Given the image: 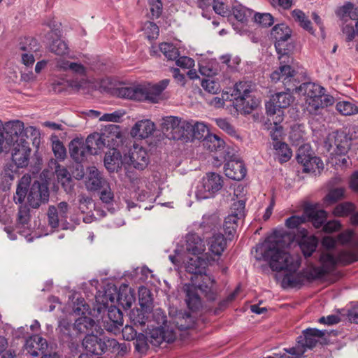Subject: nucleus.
<instances>
[{
  "instance_id": "f257e3e1",
  "label": "nucleus",
  "mask_w": 358,
  "mask_h": 358,
  "mask_svg": "<svg viewBox=\"0 0 358 358\" xmlns=\"http://www.w3.org/2000/svg\"><path fill=\"white\" fill-rule=\"evenodd\" d=\"M294 236L283 229L275 230L261 244L256 247L255 258L257 260L268 262L272 270L285 271L287 273L282 280L284 288L296 287L302 285L306 280L319 278L334 266L338 259L331 254H324L321 257L322 266L313 267L304 272H296L300 266V258L292 255L287 251L294 243ZM339 261L349 262L352 260L351 255L340 256Z\"/></svg>"
},
{
  "instance_id": "f03ea898",
  "label": "nucleus",
  "mask_w": 358,
  "mask_h": 358,
  "mask_svg": "<svg viewBox=\"0 0 358 358\" xmlns=\"http://www.w3.org/2000/svg\"><path fill=\"white\" fill-rule=\"evenodd\" d=\"M154 317L158 326L150 329L148 336L139 334L135 338L134 343L135 349L141 355L145 354L148 350V340L155 346H159L163 342L171 343L174 341L176 334L173 324L182 330L190 328L194 323L192 317L188 313L180 314L174 319L173 324L171 322L168 323L166 315L161 309L155 310Z\"/></svg>"
},
{
  "instance_id": "7ed1b4c3",
  "label": "nucleus",
  "mask_w": 358,
  "mask_h": 358,
  "mask_svg": "<svg viewBox=\"0 0 358 358\" xmlns=\"http://www.w3.org/2000/svg\"><path fill=\"white\" fill-rule=\"evenodd\" d=\"M205 250L206 244L203 240L196 234H188L185 239V248H176L175 254L169 255V259L176 266L184 265L189 273H201L216 260L210 255L201 257L200 255Z\"/></svg>"
},
{
  "instance_id": "20e7f679",
  "label": "nucleus",
  "mask_w": 358,
  "mask_h": 358,
  "mask_svg": "<svg viewBox=\"0 0 358 358\" xmlns=\"http://www.w3.org/2000/svg\"><path fill=\"white\" fill-rule=\"evenodd\" d=\"M7 129L10 131L11 146L13 147L12 159L17 167L28 165L31 149L29 142L24 136L30 134L33 136L39 134L36 127L29 126L24 128V124L20 120L10 121L6 123Z\"/></svg>"
},
{
  "instance_id": "39448f33",
  "label": "nucleus",
  "mask_w": 358,
  "mask_h": 358,
  "mask_svg": "<svg viewBox=\"0 0 358 358\" xmlns=\"http://www.w3.org/2000/svg\"><path fill=\"white\" fill-rule=\"evenodd\" d=\"M304 96L303 108L310 115H319L324 108L332 106L335 99L322 86L314 83H305L296 89Z\"/></svg>"
},
{
  "instance_id": "423d86ee",
  "label": "nucleus",
  "mask_w": 358,
  "mask_h": 358,
  "mask_svg": "<svg viewBox=\"0 0 358 358\" xmlns=\"http://www.w3.org/2000/svg\"><path fill=\"white\" fill-rule=\"evenodd\" d=\"M161 126L169 138L191 141L192 122L175 116H168L162 119Z\"/></svg>"
},
{
  "instance_id": "0eeeda50",
  "label": "nucleus",
  "mask_w": 358,
  "mask_h": 358,
  "mask_svg": "<svg viewBox=\"0 0 358 358\" xmlns=\"http://www.w3.org/2000/svg\"><path fill=\"white\" fill-rule=\"evenodd\" d=\"M223 178L218 173H207L196 187L195 196L198 200L214 197L223 187Z\"/></svg>"
},
{
  "instance_id": "6e6552de",
  "label": "nucleus",
  "mask_w": 358,
  "mask_h": 358,
  "mask_svg": "<svg viewBox=\"0 0 358 358\" xmlns=\"http://www.w3.org/2000/svg\"><path fill=\"white\" fill-rule=\"evenodd\" d=\"M118 343L114 338H108L105 336H98L93 333L87 334L83 340V349L92 355L100 356L107 350L115 349Z\"/></svg>"
},
{
  "instance_id": "1a4fd4ad",
  "label": "nucleus",
  "mask_w": 358,
  "mask_h": 358,
  "mask_svg": "<svg viewBox=\"0 0 358 358\" xmlns=\"http://www.w3.org/2000/svg\"><path fill=\"white\" fill-rule=\"evenodd\" d=\"M73 313L76 315H80L74 323L75 329L80 333L96 330L97 325L94 320L89 315L90 311L88 306L83 298L77 299L73 307Z\"/></svg>"
},
{
  "instance_id": "9d476101",
  "label": "nucleus",
  "mask_w": 358,
  "mask_h": 358,
  "mask_svg": "<svg viewBox=\"0 0 358 358\" xmlns=\"http://www.w3.org/2000/svg\"><path fill=\"white\" fill-rule=\"evenodd\" d=\"M326 146L328 150L331 152V163H335L339 166H346L348 164V158L345 154L348 150V144L345 142L338 141L335 134H329L326 141Z\"/></svg>"
},
{
  "instance_id": "9b49d317",
  "label": "nucleus",
  "mask_w": 358,
  "mask_h": 358,
  "mask_svg": "<svg viewBox=\"0 0 358 358\" xmlns=\"http://www.w3.org/2000/svg\"><path fill=\"white\" fill-rule=\"evenodd\" d=\"M69 206L66 202H60L57 207L51 206L48 208V224L52 228L60 227L62 229L73 230L74 227L66 222Z\"/></svg>"
},
{
  "instance_id": "f8f14e48",
  "label": "nucleus",
  "mask_w": 358,
  "mask_h": 358,
  "mask_svg": "<svg viewBox=\"0 0 358 358\" xmlns=\"http://www.w3.org/2000/svg\"><path fill=\"white\" fill-rule=\"evenodd\" d=\"M122 160L124 164L131 166L136 169L143 170L148 166L150 158L145 148L137 144H134L124 155Z\"/></svg>"
},
{
  "instance_id": "ddd939ff",
  "label": "nucleus",
  "mask_w": 358,
  "mask_h": 358,
  "mask_svg": "<svg viewBox=\"0 0 358 358\" xmlns=\"http://www.w3.org/2000/svg\"><path fill=\"white\" fill-rule=\"evenodd\" d=\"M291 34L290 28L284 23L276 24L271 30V35L275 40V47L279 55V59H282L288 54V45L286 42L290 38Z\"/></svg>"
},
{
  "instance_id": "4468645a",
  "label": "nucleus",
  "mask_w": 358,
  "mask_h": 358,
  "mask_svg": "<svg viewBox=\"0 0 358 358\" xmlns=\"http://www.w3.org/2000/svg\"><path fill=\"white\" fill-rule=\"evenodd\" d=\"M280 61V66L278 70L271 74V79L275 83L281 80L283 84L287 85L291 81L292 78L294 77L296 71L294 61L289 57L288 54L285 55Z\"/></svg>"
},
{
  "instance_id": "2eb2a0df",
  "label": "nucleus",
  "mask_w": 358,
  "mask_h": 358,
  "mask_svg": "<svg viewBox=\"0 0 358 358\" xmlns=\"http://www.w3.org/2000/svg\"><path fill=\"white\" fill-rule=\"evenodd\" d=\"M308 146L301 147L297 153V161L303 165L305 172L320 173L324 168L322 161L317 157L311 156L310 153H305Z\"/></svg>"
},
{
  "instance_id": "dca6fc26",
  "label": "nucleus",
  "mask_w": 358,
  "mask_h": 358,
  "mask_svg": "<svg viewBox=\"0 0 358 358\" xmlns=\"http://www.w3.org/2000/svg\"><path fill=\"white\" fill-rule=\"evenodd\" d=\"M49 191L48 186L38 181L34 182L27 194V201L32 208H38L41 203L48 200Z\"/></svg>"
},
{
  "instance_id": "f3484780",
  "label": "nucleus",
  "mask_w": 358,
  "mask_h": 358,
  "mask_svg": "<svg viewBox=\"0 0 358 358\" xmlns=\"http://www.w3.org/2000/svg\"><path fill=\"white\" fill-rule=\"evenodd\" d=\"M338 243V238L335 239L331 236L324 237L322 241V246L324 248H325L328 251L323 252L321 256H322L324 254H331L336 259H338V257L341 255L345 256L347 254H349L351 255L352 260H350L349 262H342V261H339L338 259V261H336V262L335 263L334 266L332 268H331V269L329 271V272H330L331 270H333V268L335 267V266L338 263L346 264H349V263L353 262L357 260L356 255L350 251L340 250L338 252L336 253V252L334 251L333 250H334L337 248ZM321 257H320V258Z\"/></svg>"
},
{
  "instance_id": "a211bd4d",
  "label": "nucleus",
  "mask_w": 358,
  "mask_h": 358,
  "mask_svg": "<svg viewBox=\"0 0 358 358\" xmlns=\"http://www.w3.org/2000/svg\"><path fill=\"white\" fill-rule=\"evenodd\" d=\"M114 295H108L110 302L114 303L115 301L118 302L124 308H130L135 301V295L134 290L127 285L120 287L118 292L116 288L113 289ZM108 296V294H106Z\"/></svg>"
},
{
  "instance_id": "6ab92c4d",
  "label": "nucleus",
  "mask_w": 358,
  "mask_h": 358,
  "mask_svg": "<svg viewBox=\"0 0 358 358\" xmlns=\"http://www.w3.org/2000/svg\"><path fill=\"white\" fill-rule=\"evenodd\" d=\"M208 245L209 252L206 253L204 256H211L213 258H215V263H218L223 252L227 247V240L224 237L223 234H214L208 241Z\"/></svg>"
},
{
  "instance_id": "aec40b11",
  "label": "nucleus",
  "mask_w": 358,
  "mask_h": 358,
  "mask_svg": "<svg viewBox=\"0 0 358 358\" xmlns=\"http://www.w3.org/2000/svg\"><path fill=\"white\" fill-rule=\"evenodd\" d=\"M48 348L47 341L38 335L31 336L24 345V350L33 357L38 356L39 352L44 353Z\"/></svg>"
},
{
  "instance_id": "412c9836",
  "label": "nucleus",
  "mask_w": 358,
  "mask_h": 358,
  "mask_svg": "<svg viewBox=\"0 0 358 358\" xmlns=\"http://www.w3.org/2000/svg\"><path fill=\"white\" fill-rule=\"evenodd\" d=\"M106 145L111 149H116L122 141V134L119 126L110 124L101 133Z\"/></svg>"
},
{
  "instance_id": "4be33fe9",
  "label": "nucleus",
  "mask_w": 358,
  "mask_h": 358,
  "mask_svg": "<svg viewBox=\"0 0 358 358\" xmlns=\"http://www.w3.org/2000/svg\"><path fill=\"white\" fill-rule=\"evenodd\" d=\"M206 268L201 273H192L195 275L197 280L201 281L198 285L199 289L204 292L209 299L213 300L215 299L214 286L215 281L212 275L206 274Z\"/></svg>"
},
{
  "instance_id": "5701e85b",
  "label": "nucleus",
  "mask_w": 358,
  "mask_h": 358,
  "mask_svg": "<svg viewBox=\"0 0 358 358\" xmlns=\"http://www.w3.org/2000/svg\"><path fill=\"white\" fill-rule=\"evenodd\" d=\"M69 152L71 158L76 162L80 163L85 161L90 152L86 141L75 138L69 143Z\"/></svg>"
},
{
  "instance_id": "b1692460",
  "label": "nucleus",
  "mask_w": 358,
  "mask_h": 358,
  "mask_svg": "<svg viewBox=\"0 0 358 358\" xmlns=\"http://www.w3.org/2000/svg\"><path fill=\"white\" fill-rule=\"evenodd\" d=\"M155 130V124L145 119L136 122L131 130V135L136 138H146Z\"/></svg>"
},
{
  "instance_id": "393cba45",
  "label": "nucleus",
  "mask_w": 358,
  "mask_h": 358,
  "mask_svg": "<svg viewBox=\"0 0 358 358\" xmlns=\"http://www.w3.org/2000/svg\"><path fill=\"white\" fill-rule=\"evenodd\" d=\"M324 334V331L317 329H307L303 331V336L298 338L299 343H301L306 350L311 349L317 345Z\"/></svg>"
},
{
  "instance_id": "a878e982",
  "label": "nucleus",
  "mask_w": 358,
  "mask_h": 358,
  "mask_svg": "<svg viewBox=\"0 0 358 358\" xmlns=\"http://www.w3.org/2000/svg\"><path fill=\"white\" fill-rule=\"evenodd\" d=\"M29 220V212L26 207H21L18 212L17 224L15 230L20 235L24 236L27 241L33 240L34 236L30 233L28 221Z\"/></svg>"
},
{
  "instance_id": "bb28decb",
  "label": "nucleus",
  "mask_w": 358,
  "mask_h": 358,
  "mask_svg": "<svg viewBox=\"0 0 358 358\" xmlns=\"http://www.w3.org/2000/svg\"><path fill=\"white\" fill-rule=\"evenodd\" d=\"M224 173L231 179L241 180L246 175V169L241 161L231 160L224 165Z\"/></svg>"
},
{
  "instance_id": "cd10ccee",
  "label": "nucleus",
  "mask_w": 358,
  "mask_h": 358,
  "mask_svg": "<svg viewBox=\"0 0 358 358\" xmlns=\"http://www.w3.org/2000/svg\"><path fill=\"white\" fill-rule=\"evenodd\" d=\"M169 84V80L164 79L158 83L143 87L144 100H148L153 103L157 102L162 92L167 87Z\"/></svg>"
},
{
  "instance_id": "c85d7f7f",
  "label": "nucleus",
  "mask_w": 358,
  "mask_h": 358,
  "mask_svg": "<svg viewBox=\"0 0 358 358\" xmlns=\"http://www.w3.org/2000/svg\"><path fill=\"white\" fill-rule=\"evenodd\" d=\"M260 103V100L253 94L234 101L236 110L243 114H249Z\"/></svg>"
},
{
  "instance_id": "c756f323",
  "label": "nucleus",
  "mask_w": 358,
  "mask_h": 358,
  "mask_svg": "<svg viewBox=\"0 0 358 358\" xmlns=\"http://www.w3.org/2000/svg\"><path fill=\"white\" fill-rule=\"evenodd\" d=\"M183 290L188 308L192 311L199 310L201 307V300L198 294L197 287L192 284H185Z\"/></svg>"
},
{
  "instance_id": "7c9ffc66",
  "label": "nucleus",
  "mask_w": 358,
  "mask_h": 358,
  "mask_svg": "<svg viewBox=\"0 0 358 358\" xmlns=\"http://www.w3.org/2000/svg\"><path fill=\"white\" fill-rule=\"evenodd\" d=\"M337 17L345 23L358 20V8L350 3L346 2L336 10Z\"/></svg>"
},
{
  "instance_id": "2f4dec72",
  "label": "nucleus",
  "mask_w": 358,
  "mask_h": 358,
  "mask_svg": "<svg viewBox=\"0 0 358 358\" xmlns=\"http://www.w3.org/2000/svg\"><path fill=\"white\" fill-rule=\"evenodd\" d=\"M301 240L299 242V245L304 256L309 257L315 250L317 245V240L313 236H308V231L302 229L299 231Z\"/></svg>"
},
{
  "instance_id": "473e14b6",
  "label": "nucleus",
  "mask_w": 358,
  "mask_h": 358,
  "mask_svg": "<svg viewBox=\"0 0 358 358\" xmlns=\"http://www.w3.org/2000/svg\"><path fill=\"white\" fill-rule=\"evenodd\" d=\"M294 101V96L289 90L274 94L271 99V104L275 108L280 109L289 107Z\"/></svg>"
},
{
  "instance_id": "72a5a7b5",
  "label": "nucleus",
  "mask_w": 358,
  "mask_h": 358,
  "mask_svg": "<svg viewBox=\"0 0 358 358\" xmlns=\"http://www.w3.org/2000/svg\"><path fill=\"white\" fill-rule=\"evenodd\" d=\"M304 211L306 215V221L310 220L315 228H320L326 221L327 213L324 210H317L310 206L306 207Z\"/></svg>"
},
{
  "instance_id": "f704fd0d",
  "label": "nucleus",
  "mask_w": 358,
  "mask_h": 358,
  "mask_svg": "<svg viewBox=\"0 0 358 358\" xmlns=\"http://www.w3.org/2000/svg\"><path fill=\"white\" fill-rule=\"evenodd\" d=\"M106 185V180L101 176V173L95 167L90 169L89 176L86 181V187L89 190H97L104 187Z\"/></svg>"
},
{
  "instance_id": "c9c22d12",
  "label": "nucleus",
  "mask_w": 358,
  "mask_h": 358,
  "mask_svg": "<svg viewBox=\"0 0 358 358\" xmlns=\"http://www.w3.org/2000/svg\"><path fill=\"white\" fill-rule=\"evenodd\" d=\"M118 96L129 99L144 100L143 86L122 87L118 90Z\"/></svg>"
},
{
  "instance_id": "e433bc0d",
  "label": "nucleus",
  "mask_w": 358,
  "mask_h": 358,
  "mask_svg": "<svg viewBox=\"0 0 358 358\" xmlns=\"http://www.w3.org/2000/svg\"><path fill=\"white\" fill-rule=\"evenodd\" d=\"M56 67L62 71H71L72 73L84 76L86 73L87 69L79 62H71L65 59H59L57 61Z\"/></svg>"
},
{
  "instance_id": "4c0bfd02",
  "label": "nucleus",
  "mask_w": 358,
  "mask_h": 358,
  "mask_svg": "<svg viewBox=\"0 0 358 358\" xmlns=\"http://www.w3.org/2000/svg\"><path fill=\"white\" fill-rule=\"evenodd\" d=\"M25 43L28 44V46L20 44V49L24 52L22 54V62L26 66H32L35 61L32 52L37 50L34 48L36 43L33 38H27Z\"/></svg>"
},
{
  "instance_id": "58836bf2",
  "label": "nucleus",
  "mask_w": 358,
  "mask_h": 358,
  "mask_svg": "<svg viewBox=\"0 0 358 358\" xmlns=\"http://www.w3.org/2000/svg\"><path fill=\"white\" fill-rule=\"evenodd\" d=\"M274 155L280 163L286 162L290 159L292 155V152L284 142L276 141L273 143Z\"/></svg>"
},
{
  "instance_id": "ea45409f",
  "label": "nucleus",
  "mask_w": 358,
  "mask_h": 358,
  "mask_svg": "<svg viewBox=\"0 0 358 358\" xmlns=\"http://www.w3.org/2000/svg\"><path fill=\"white\" fill-rule=\"evenodd\" d=\"M86 142L88 151L92 155H96L100 150L106 147L105 141H103L102 136L99 133H94L88 136Z\"/></svg>"
},
{
  "instance_id": "a19ab883",
  "label": "nucleus",
  "mask_w": 358,
  "mask_h": 358,
  "mask_svg": "<svg viewBox=\"0 0 358 358\" xmlns=\"http://www.w3.org/2000/svg\"><path fill=\"white\" fill-rule=\"evenodd\" d=\"M121 163H124L123 160L121 159L120 155L116 149H111V150L106 154L104 164L109 171H115Z\"/></svg>"
},
{
  "instance_id": "79ce46f5",
  "label": "nucleus",
  "mask_w": 358,
  "mask_h": 358,
  "mask_svg": "<svg viewBox=\"0 0 358 358\" xmlns=\"http://www.w3.org/2000/svg\"><path fill=\"white\" fill-rule=\"evenodd\" d=\"M30 182L31 176L28 174L24 175L20 180L16 189V195L14 196L15 203H21L24 201Z\"/></svg>"
},
{
  "instance_id": "37998d69",
  "label": "nucleus",
  "mask_w": 358,
  "mask_h": 358,
  "mask_svg": "<svg viewBox=\"0 0 358 358\" xmlns=\"http://www.w3.org/2000/svg\"><path fill=\"white\" fill-rule=\"evenodd\" d=\"M253 94V86L251 82L241 81L236 83L234 86L233 95L234 96V101H237L239 98H244L245 96Z\"/></svg>"
},
{
  "instance_id": "c03bdc74",
  "label": "nucleus",
  "mask_w": 358,
  "mask_h": 358,
  "mask_svg": "<svg viewBox=\"0 0 358 358\" xmlns=\"http://www.w3.org/2000/svg\"><path fill=\"white\" fill-rule=\"evenodd\" d=\"M231 11L234 17L241 24L245 23L252 15L251 10L239 3L234 5Z\"/></svg>"
},
{
  "instance_id": "a18cd8bd",
  "label": "nucleus",
  "mask_w": 358,
  "mask_h": 358,
  "mask_svg": "<svg viewBox=\"0 0 358 358\" xmlns=\"http://www.w3.org/2000/svg\"><path fill=\"white\" fill-rule=\"evenodd\" d=\"M306 351V348L298 341L296 346L285 349V352L276 353L275 356L277 358H301Z\"/></svg>"
},
{
  "instance_id": "49530a36",
  "label": "nucleus",
  "mask_w": 358,
  "mask_h": 358,
  "mask_svg": "<svg viewBox=\"0 0 358 358\" xmlns=\"http://www.w3.org/2000/svg\"><path fill=\"white\" fill-rule=\"evenodd\" d=\"M203 145L209 151L214 152L223 149L224 142L217 135L209 134L203 139Z\"/></svg>"
},
{
  "instance_id": "de8ad7c7",
  "label": "nucleus",
  "mask_w": 358,
  "mask_h": 358,
  "mask_svg": "<svg viewBox=\"0 0 358 358\" xmlns=\"http://www.w3.org/2000/svg\"><path fill=\"white\" fill-rule=\"evenodd\" d=\"M192 122V129L190 131L191 141L194 139L200 140L206 138L209 135V129L208 126L203 122Z\"/></svg>"
},
{
  "instance_id": "09e8293b",
  "label": "nucleus",
  "mask_w": 358,
  "mask_h": 358,
  "mask_svg": "<svg viewBox=\"0 0 358 358\" xmlns=\"http://www.w3.org/2000/svg\"><path fill=\"white\" fill-rule=\"evenodd\" d=\"M56 174L59 182H60L66 192H70L73 188V180L69 171L64 168L57 167Z\"/></svg>"
},
{
  "instance_id": "8fccbe9b",
  "label": "nucleus",
  "mask_w": 358,
  "mask_h": 358,
  "mask_svg": "<svg viewBox=\"0 0 358 358\" xmlns=\"http://www.w3.org/2000/svg\"><path fill=\"white\" fill-rule=\"evenodd\" d=\"M292 16L303 29L312 34H314V29L311 25V22L308 19L303 11L295 9L292 12Z\"/></svg>"
},
{
  "instance_id": "3c124183",
  "label": "nucleus",
  "mask_w": 358,
  "mask_h": 358,
  "mask_svg": "<svg viewBox=\"0 0 358 358\" xmlns=\"http://www.w3.org/2000/svg\"><path fill=\"white\" fill-rule=\"evenodd\" d=\"M336 108L343 115H352L358 113V106L350 101H338L336 105Z\"/></svg>"
},
{
  "instance_id": "603ef678",
  "label": "nucleus",
  "mask_w": 358,
  "mask_h": 358,
  "mask_svg": "<svg viewBox=\"0 0 358 358\" xmlns=\"http://www.w3.org/2000/svg\"><path fill=\"white\" fill-rule=\"evenodd\" d=\"M266 113L269 116L268 120L269 122H273L274 124V127H279L278 124L280 123L282 118V111L280 109L275 108V107L272 106V104L267 103L266 105Z\"/></svg>"
},
{
  "instance_id": "864d4df0",
  "label": "nucleus",
  "mask_w": 358,
  "mask_h": 358,
  "mask_svg": "<svg viewBox=\"0 0 358 358\" xmlns=\"http://www.w3.org/2000/svg\"><path fill=\"white\" fill-rule=\"evenodd\" d=\"M201 87L205 91L212 94H216L221 90L219 82L212 77L203 79L201 82Z\"/></svg>"
},
{
  "instance_id": "5fc2aeb1",
  "label": "nucleus",
  "mask_w": 358,
  "mask_h": 358,
  "mask_svg": "<svg viewBox=\"0 0 358 358\" xmlns=\"http://www.w3.org/2000/svg\"><path fill=\"white\" fill-rule=\"evenodd\" d=\"M10 130L7 129L6 126L4 128L2 121L0 120V153L10 148L12 141H10Z\"/></svg>"
},
{
  "instance_id": "6e6d98bb",
  "label": "nucleus",
  "mask_w": 358,
  "mask_h": 358,
  "mask_svg": "<svg viewBox=\"0 0 358 358\" xmlns=\"http://www.w3.org/2000/svg\"><path fill=\"white\" fill-rule=\"evenodd\" d=\"M342 29L343 34L346 36L347 41H352L355 36L358 35V20L347 23L343 22Z\"/></svg>"
},
{
  "instance_id": "4d7b16f0",
  "label": "nucleus",
  "mask_w": 358,
  "mask_h": 358,
  "mask_svg": "<svg viewBox=\"0 0 358 358\" xmlns=\"http://www.w3.org/2000/svg\"><path fill=\"white\" fill-rule=\"evenodd\" d=\"M159 50L169 60H174L179 56L178 49L171 43H162L159 45Z\"/></svg>"
},
{
  "instance_id": "13d9d810",
  "label": "nucleus",
  "mask_w": 358,
  "mask_h": 358,
  "mask_svg": "<svg viewBox=\"0 0 358 358\" xmlns=\"http://www.w3.org/2000/svg\"><path fill=\"white\" fill-rule=\"evenodd\" d=\"M239 220V218L230 214L225 218L223 229L227 235L234 236L238 226L237 222Z\"/></svg>"
},
{
  "instance_id": "bf43d9fd",
  "label": "nucleus",
  "mask_w": 358,
  "mask_h": 358,
  "mask_svg": "<svg viewBox=\"0 0 358 358\" xmlns=\"http://www.w3.org/2000/svg\"><path fill=\"white\" fill-rule=\"evenodd\" d=\"M345 194V189L343 188H336L329 191V192L324 197V202L327 205H331L337 201L343 199Z\"/></svg>"
},
{
  "instance_id": "052dcab7",
  "label": "nucleus",
  "mask_w": 358,
  "mask_h": 358,
  "mask_svg": "<svg viewBox=\"0 0 358 358\" xmlns=\"http://www.w3.org/2000/svg\"><path fill=\"white\" fill-rule=\"evenodd\" d=\"M306 222V215L305 213L301 215H293L285 220V225L287 228L291 229H299V231L301 230L299 227ZM303 228H301L302 229ZM300 236V234H299Z\"/></svg>"
},
{
  "instance_id": "680f3d73",
  "label": "nucleus",
  "mask_w": 358,
  "mask_h": 358,
  "mask_svg": "<svg viewBox=\"0 0 358 358\" xmlns=\"http://www.w3.org/2000/svg\"><path fill=\"white\" fill-rule=\"evenodd\" d=\"M52 147L55 156L58 159L62 160L66 155V149L63 143L56 137L52 138Z\"/></svg>"
},
{
  "instance_id": "e2e57ef3",
  "label": "nucleus",
  "mask_w": 358,
  "mask_h": 358,
  "mask_svg": "<svg viewBox=\"0 0 358 358\" xmlns=\"http://www.w3.org/2000/svg\"><path fill=\"white\" fill-rule=\"evenodd\" d=\"M355 210V206L350 202H345L338 204L334 208L333 213L335 216L344 217L348 215Z\"/></svg>"
},
{
  "instance_id": "0e129e2a",
  "label": "nucleus",
  "mask_w": 358,
  "mask_h": 358,
  "mask_svg": "<svg viewBox=\"0 0 358 358\" xmlns=\"http://www.w3.org/2000/svg\"><path fill=\"white\" fill-rule=\"evenodd\" d=\"M68 49L66 43L60 39L55 40L50 45V51L57 55H66Z\"/></svg>"
},
{
  "instance_id": "69168bd1",
  "label": "nucleus",
  "mask_w": 358,
  "mask_h": 358,
  "mask_svg": "<svg viewBox=\"0 0 358 358\" xmlns=\"http://www.w3.org/2000/svg\"><path fill=\"white\" fill-rule=\"evenodd\" d=\"M245 201L243 199H239L238 201H234L231 208V213L230 215L242 219L245 216Z\"/></svg>"
},
{
  "instance_id": "338daca9",
  "label": "nucleus",
  "mask_w": 358,
  "mask_h": 358,
  "mask_svg": "<svg viewBox=\"0 0 358 358\" xmlns=\"http://www.w3.org/2000/svg\"><path fill=\"white\" fill-rule=\"evenodd\" d=\"M217 125L220 129L227 133L231 136L238 138L234 127L230 124V122L226 119L218 118L215 120Z\"/></svg>"
},
{
  "instance_id": "774afa93",
  "label": "nucleus",
  "mask_w": 358,
  "mask_h": 358,
  "mask_svg": "<svg viewBox=\"0 0 358 358\" xmlns=\"http://www.w3.org/2000/svg\"><path fill=\"white\" fill-rule=\"evenodd\" d=\"M143 30L149 40L155 39L159 35V27L152 22H146L143 25Z\"/></svg>"
}]
</instances>
